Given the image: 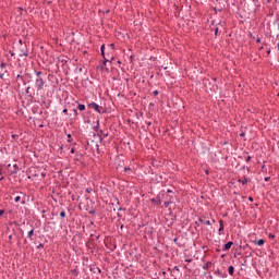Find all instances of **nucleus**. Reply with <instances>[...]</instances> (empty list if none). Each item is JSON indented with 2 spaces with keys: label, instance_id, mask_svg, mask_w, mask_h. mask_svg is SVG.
<instances>
[{
  "label": "nucleus",
  "instance_id": "1",
  "mask_svg": "<svg viewBox=\"0 0 279 279\" xmlns=\"http://www.w3.org/2000/svg\"><path fill=\"white\" fill-rule=\"evenodd\" d=\"M36 75L35 86L37 90H43V87L45 86V78L40 76L43 75V72H37Z\"/></svg>",
  "mask_w": 279,
  "mask_h": 279
},
{
  "label": "nucleus",
  "instance_id": "2",
  "mask_svg": "<svg viewBox=\"0 0 279 279\" xmlns=\"http://www.w3.org/2000/svg\"><path fill=\"white\" fill-rule=\"evenodd\" d=\"M89 107H92L96 112H99V114H101V112H104V108L100 107L99 105H97L96 102H92L89 105Z\"/></svg>",
  "mask_w": 279,
  "mask_h": 279
},
{
  "label": "nucleus",
  "instance_id": "3",
  "mask_svg": "<svg viewBox=\"0 0 279 279\" xmlns=\"http://www.w3.org/2000/svg\"><path fill=\"white\" fill-rule=\"evenodd\" d=\"M233 243L232 242H228L227 244H225V251L230 250V247H232Z\"/></svg>",
  "mask_w": 279,
  "mask_h": 279
},
{
  "label": "nucleus",
  "instance_id": "4",
  "mask_svg": "<svg viewBox=\"0 0 279 279\" xmlns=\"http://www.w3.org/2000/svg\"><path fill=\"white\" fill-rule=\"evenodd\" d=\"M228 271H229L230 276H233L234 275V267L230 266Z\"/></svg>",
  "mask_w": 279,
  "mask_h": 279
},
{
  "label": "nucleus",
  "instance_id": "5",
  "mask_svg": "<svg viewBox=\"0 0 279 279\" xmlns=\"http://www.w3.org/2000/svg\"><path fill=\"white\" fill-rule=\"evenodd\" d=\"M256 244L259 245V246H263V245H265V240L260 239V240L257 241Z\"/></svg>",
  "mask_w": 279,
  "mask_h": 279
},
{
  "label": "nucleus",
  "instance_id": "6",
  "mask_svg": "<svg viewBox=\"0 0 279 279\" xmlns=\"http://www.w3.org/2000/svg\"><path fill=\"white\" fill-rule=\"evenodd\" d=\"M219 225H220L219 232H221L223 230V220H219Z\"/></svg>",
  "mask_w": 279,
  "mask_h": 279
},
{
  "label": "nucleus",
  "instance_id": "7",
  "mask_svg": "<svg viewBox=\"0 0 279 279\" xmlns=\"http://www.w3.org/2000/svg\"><path fill=\"white\" fill-rule=\"evenodd\" d=\"M104 49H106V46H105V45H102L101 48H100L102 58H105V56H106L105 52H104Z\"/></svg>",
  "mask_w": 279,
  "mask_h": 279
},
{
  "label": "nucleus",
  "instance_id": "8",
  "mask_svg": "<svg viewBox=\"0 0 279 279\" xmlns=\"http://www.w3.org/2000/svg\"><path fill=\"white\" fill-rule=\"evenodd\" d=\"M78 110H81V111L86 110V106H84V105H78Z\"/></svg>",
  "mask_w": 279,
  "mask_h": 279
},
{
  "label": "nucleus",
  "instance_id": "9",
  "mask_svg": "<svg viewBox=\"0 0 279 279\" xmlns=\"http://www.w3.org/2000/svg\"><path fill=\"white\" fill-rule=\"evenodd\" d=\"M33 235H34V229L28 232L27 236H28V239H29V238H32Z\"/></svg>",
  "mask_w": 279,
  "mask_h": 279
},
{
  "label": "nucleus",
  "instance_id": "10",
  "mask_svg": "<svg viewBox=\"0 0 279 279\" xmlns=\"http://www.w3.org/2000/svg\"><path fill=\"white\" fill-rule=\"evenodd\" d=\"M16 169H17V167H16V165H14L13 170H11V173H16Z\"/></svg>",
  "mask_w": 279,
  "mask_h": 279
},
{
  "label": "nucleus",
  "instance_id": "11",
  "mask_svg": "<svg viewBox=\"0 0 279 279\" xmlns=\"http://www.w3.org/2000/svg\"><path fill=\"white\" fill-rule=\"evenodd\" d=\"M60 217H62V218L66 217V213L65 211H61L60 213Z\"/></svg>",
  "mask_w": 279,
  "mask_h": 279
},
{
  "label": "nucleus",
  "instance_id": "12",
  "mask_svg": "<svg viewBox=\"0 0 279 279\" xmlns=\"http://www.w3.org/2000/svg\"><path fill=\"white\" fill-rule=\"evenodd\" d=\"M68 143H71L73 141V138H71V134H68Z\"/></svg>",
  "mask_w": 279,
  "mask_h": 279
},
{
  "label": "nucleus",
  "instance_id": "13",
  "mask_svg": "<svg viewBox=\"0 0 279 279\" xmlns=\"http://www.w3.org/2000/svg\"><path fill=\"white\" fill-rule=\"evenodd\" d=\"M3 215H5V210L0 209V217L3 216Z\"/></svg>",
  "mask_w": 279,
  "mask_h": 279
},
{
  "label": "nucleus",
  "instance_id": "14",
  "mask_svg": "<svg viewBox=\"0 0 279 279\" xmlns=\"http://www.w3.org/2000/svg\"><path fill=\"white\" fill-rule=\"evenodd\" d=\"M14 201L15 202H21V196H16Z\"/></svg>",
  "mask_w": 279,
  "mask_h": 279
},
{
  "label": "nucleus",
  "instance_id": "15",
  "mask_svg": "<svg viewBox=\"0 0 279 279\" xmlns=\"http://www.w3.org/2000/svg\"><path fill=\"white\" fill-rule=\"evenodd\" d=\"M205 225H206V226H211L210 220L205 221Z\"/></svg>",
  "mask_w": 279,
  "mask_h": 279
},
{
  "label": "nucleus",
  "instance_id": "16",
  "mask_svg": "<svg viewBox=\"0 0 279 279\" xmlns=\"http://www.w3.org/2000/svg\"><path fill=\"white\" fill-rule=\"evenodd\" d=\"M72 112H73L74 117H77V111L75 109H73Z\"/></svg>",
  "mask_w": 279,
  "mask_h": 279
},
{
  "label": "nucleus",
  "instance_id": "17",
  "mask_svg": "<svg viewBox=\"0 0 279 279\" xmlns=\"http://www.w3.org/2000/svg\"><path fill=\"white\" fill-rule=\"evenodd\" d=\"M242 184H247V179H244V180L242 181Z\"/></svg>",
  "mask_w": 279,
  "mask_h": 279
},
{
  "label": "nucleus",
  "instance_id": "18",
  "mask_svg": "<svg viewBox=\"0 0 279 279\" xmlns=\"http://www.w3.org/2000/svg\"><path fill=\"white\" fill-rule=\"evenodd\" d=\"M71 154H75V148H71Z\"/></svg>",
  "mask_w": 279,
  "mask_h": 279
},
{
  "label": "nucleus",
  "instance_id": "19",
  "mask_svg": "<svg viewBox=\"0 0 279 279\" xmlns=\"http://www.w3.org/2000/svg\"><path fill=\"white\" fill-rule=\"evenodd\" d=\"M153 94L156 96L158 95V90H154Z\"/></svg>",
  "mask_w": 279,
  "mask_h": 279
},
{
  "label": "nucleus",
  "instance_id": "20",
  "mask_svg": "<svg viewBox=\"0 0 279 279\" xmlns=\"http://www.w3.org/2000/svg\"><path fill=\"white\" fill-rule=\"evenodd\" d=\"M66 112H69V110H66V109H63V114H66Z\"/></svg>",
  "mask_w": 279,
  "mask_h": 279
},
{
  "label": "nucleus",
  "instance_id": "21",
  "mask_svg": "<svg viewBox=\"0 0 279 279\" xmlns=\"http://www.w3.org/2000/svg\"><path fill=\"white\" fill-rule=\"evenodd\" d=\"M110 47H111V49H114V44H111Z\"/></svg>",
  "mask_w": 279,
  "mask_h": 279
},
{
  "label": "nucleus",
  "instance_id": "22",
  "mask_svg": "<svg viewBox=\"0 0 279 279\" xmlns=\"http://www.w3.org/2000/svg\"><path fill=\"white\" fill-rule=\"evenodd\" d=\"M251 158H252V157L248 156L247 159H246V161L250 162Z\"/></svg>",
  "mask_w": 279,
  "mask_h": 279
},
{
  "label": "nucleus",
  "instance_id": "23",
  "mask_svg": "<svg viewBox=\"0 0 279 279\" xmlns=\"http://www.w3.org/2000/svg\"><path fill=\"white\" fill-rule=\"evenodd\" d=\"M248 201H250V202H254V198H252V197H248Z\"/></svg>",
  "mask_w": 279,
  "mask_h": 279
},
{
  "label": "nucleus",
  "instance_id": "24",
  "mask_svg": "<svg viewBox=\"0 0 279 279\" xmlns=\"http://www.w3.org/2000/svg\"><path fill=\"white\" fill-rule=\"evenodd\" d=\"M124 171H126V172L130 171V168H125Z\"/></svg>",
  "mask_w": 279,
  "mask_h": 279
},
{
  "label": "nucleus",
  "instance_id": "25",
  "mask_svg": "<svg viewBox=\"0 0 279 279\" xmlns=\"http://www.w3.org/2000/svg\"><path fill=\"white\" fill-rule=\"evenodd\" d=\"M241 136H245V133H241Z\"/></svg>",
  "mask_w": 279,
  "mask_h": 279
},
{
  "label": "nucleus",
  "instance_id": "26",
  "mask_svg": "<svg viewBox=\"0 0 279 279\" xmlns=\"http://www.w3.org/2000/svg\"><path fill=\"white\" fill-rule=\"evenodd\" d=\"M269 238H270V239H274V235L270 234Z\"/></svg>",
  "mask_w": 279,
  "mask_h": 279
},
{
  "label": "nucleus",
  "instance_id": "27",
  "mask_svg": "<svg viewBox=\"0 0 279 279\" xmlns=\"http://www.w3.org/2000/svg\"><path fill=\"white\" fill-rule=\"evenodd\" d=\"M13 138H16V135H12Z\"/></svg>",
  "mask_w": 279,
  "mask_h": 279
},
{
  "label": "nucleus",
  "instance_id": "28",
  "mask_svg": "<svg viewBox=\"0 0 279 279\" xmlns=\"http://www.w3.org/2000/svg\"><path fill=\"white\" fill-rule=\"evenodd\" d=\"M26 92L29 93V88H27Z\"/></svg>",
  "mask_w": 279,
  "mask_h": 279
}]
</instances>
